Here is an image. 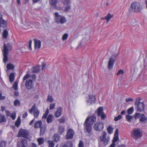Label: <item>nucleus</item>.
I'll use <instances>...</instances> for the list:
<instances>
[{
  "label": "nucleus",
  "instance_id": "nucleus-20",
  "mask_svg": "<svg viewBox=\"0 0 147 147\" xmlns=\"http://www.w3.org/2000/svg\"><path fill=\"white\" fill-rule=\"evenodd\" d=\"M35 48L36 49L40 48L41 46V42L40 40H34Z\"/></svg>",
  "mask_w": 147,
  "mask_h": 147
},
{
  "label": "nucleus",
  "instance_id": "nucleus-21",
  "mask_svg": "<svg viewBox=\"0 0 147 147\" xmlns=\"http://www.w3.org/2000/svg\"><path fill=\"white\" fill-rule=\"evenodd\" d=\"M40 66L38 65L33 67L32 68V72L33 73H36L39 72L40 70Z\"/></svg>",
  "mask_w": 147,
  "mask_h": 147
},
{
  "label": "nucleus",
  "instance_id": "nucleus-26",
  "mask_svg": "<svg viewBox=\"0 0 147 147\" xmlns=\"http://www.w3.org/2000/svg\"><path fill=\"white\" fill-rule=\"evenodd\" d=\"M7 25V23L6 21L3 19H0V26L2 27H5Z\"/></svg>",
  "mask_w": 147,
  "mask_h": 147
},
{
  "label": "nucleus",
  "instance_id": "nucleus-36",
  "mask_svg": "<svg viewBox=\"0 0 147 147\" xmlns=\"http://www.w3.org/2000/svg\"><path fill=\"white\" fill-rule=\"evenodd\" d=\"M14 74L13 73H11L9 76V80L11 82H13L14 80Z\"/></svg>",
  "mask_w": 147,
  "mask_h": 147
},
{
  "label": "nucleus",
  "instance_id": "nucleus-50",
  "mask_svg": "<svg viewBox=\"0 0 147 147\" xmlns=\"http://www.w3.org/2000/svg\"><path fill=\"white\" fill-rule=\"evenodd\" d=\"M141 114L140 113H136L135 115H134V117L135 118V120L136 121V119L140 117H141Z\"/></svg>",
  "mask_w": 147,
  "mask_h": 147
},
{
  "label": "nucleus",
  "instance_id": "nucleus-64",
  "mask_svg": "<svg viewBox=\"0 0 147 147\" xmlns=\"http://www.w3.org/2000/svg\"><path fill=\"white\" fill-rule=\"evenodd\" d=\"M117 147H126V146L124 144H121L119 145Z\"/></svg>",
  "mask_w": 147,
  "mask_h": 147
},
{
  "label": "nucleus",
  "instance_id": "nucleus-58",
  "mask_svg": "<svg viewBox=\"0 0 147 147\" xmlns=\"http://www.w3.org/2000/svg\"><path fill=\"white\" fill-rule=\"evenodd\" d=\"M133 100V99L131 98H128L125 99V101L127 102H129L132 101Z\"/></svg>",
  "mask_w": 147,
  "mask_h": 147
},
{
  "label": "nucleus",
  "instance_id": "nucleus-11",
  "mask_svg": "<svg viewBox=\"0 0 147 147\" xmlns=\"http://www.w3.org/2000/svg\"><path fill=\"white\" fill-rule=\"evenodd\" d=\"M86 98V102L88 105H90L94 103L96 100L95 96L92 94L88 95Z\"/></svg>",
  "mask_w": 147,
  "mask_h": 147
},
{
  "label": "nucleus",
  "instance_id": "nucleus-2",
  "mask_svg": "<svg viewBox=\"0 0 147 147\" xmlns=\"http://www.w3.org/2000/svg\"><path fill=\"white\" fill-rule=\"evenodd\" d=\"M130 7L132 11L136 13L141 12L143 9L142 5L141 3L137 2L131 3Z\"/></svg>",
  "mask_w": 147,
  "mask_h": 147
},
{
  "label": "nucleus",
  "instance_id": "nucleus-33",
  "mask_svg": "<svg viewBox=\"0 0 147 147\" xmlns=\"http://www.w3.org/2000/svg\"><path fill=\"white\" fill-rule=\"evenodd\" d=\"M47 142L48 147H54L55 144L53 141L49 140Z\"/></svg>",
  "mask_w": 147,
  "mask_h": 147
},
{
  "label": "nucleus",
  "instance_id": "nucleus-31",
  "mask_svg": "<svg viewBox=\"0 0 147 147\" xmlns=\"http://www.w3.org/2000/svg\"><path fill=\"white\" fill-rule=\"evenodd\" d=\"M40 134L41 135H43L45 132L46 129V127L45 126L40 127Z\"/></svg>",
  "mask_w": 147,
  "mask_h": 147
},
{
  "label": "nucleus",
  "instance_id": "nucleus-4",
  "mask_svg": "<svg viewBox=\"0 0 147 147\" xmlns=\"http://www.w3.org/2000/svg\"><path fill=\"white\" fill-rule=\"evenodd\" d=\"M54 20L57 24H63L66 22V18L60 15L58 12L54 13Z\"/></svg>",
  "mask_w": 147,
  "mask_h": 147
},
{
  "label": "nucleus",
  "instance_id": "nucleus-44",
  "mask_svg": "<svg viewBox=\"0 0 147 147\" xmlns=\"http://www.w3.org/2000/svg\"><path fill=\"white\" fill-rule=\"evenodd\" d=\"M49 113V109H47L46 110L45 113L42 116V119L46 118L47 117Z\"/></svg>",
  "mask_w": 147,
  "mask_h": 147
},
{
  "label": "nucleus",
  "instance_id": "nucleus-51",
  "mask_svg": "<svg viewBox=\"0 0 147 147\" xmlns=\"http://www.w3.org/2000/svg\"><path fill=\"white\" fill-rule=\"evenodd\" d=\"M55 103H51L50 105L49 109L52 110L55 107Z\"/></svg>",
  "mask_w": 147,
  "mask_h": 147
},
{
  "label": "nucleus",
  "instance_id": "nucleus-1",
  "mask_svg": "<svg viewBox=\"0 0 147 147\" xmlns=\"http://www.w3.org/2000/svg\"><path fill=\"white\" fill-rule=\"evenodd\" d=\"M142 130L138 128H135L132 130L131 136L135 140H137L138 139L141 138L142 135Z\"/></svg>",
  "mask_w": 147,
  "mask_h": 147
},
{
  "label": "nucleus",
  "instance_id": "nucleus-41",
  "mask_svg": "<svg viewBox=\"0 0 147 147\" xmlns=\"http://www.w3.org/2000/svg\"><path fill=\"white\" fill-rule=\"evenodd\" d=\"M134 111V108L133 107H132L127 110L128 113L129 115L132 114L133 113Z\"/></svg>",
  "mask_w": 147,
  "mask_h": 147
},
{
  "label": "nucleus",
  "instance_id": "nucleus-27",
  "mask_svg": "<svg viewBox=\"0 0 147 147\" xmlns=\"http://www.w3.org/2000/svg\"><path fill=\"white\" fill-rule=\"evenodd\" d=\"M42 124V122L41 121H36L34 124V127L35 128L40 127Z\"/></svg>",
  "mask_w": 147,
  "mask_h": 147
},
{
  "label": "nucleus",
  "instance_id": "nucleus-32",
  "mask_svg": "<svg viewBox=\"0 0 147 147\" xmlns=\"http://www.w3.org/2000/svg\"><path fill=\"white\" fill-rule=\"evenodd\" d=\"M107 135V133L106 132H104L100 138L101 141H104V140L106 139V137Z\"/></svg>",
  "mask_w": 147,
  "mask_h": 147
},
{
  "label": "nucleus",
  "instance_id": "nucleus-42",
  "mask_svg": "<svg viewBox=\"0 0 147 147\" xmlns=\"http://www.w3.org/2000/svg\"><path fill=\"white\" fill-rule=\"evenodd\" d=\"M124 72L123 70L120 69L118 71L116 74L118 76H123L124 75Z\"/></svg>",
  "mask_w": 147,
  "mask_h": 147
},
{
  "label": "nucleus",
  "instance_id": "nucleus-56",
  "mask_svg": "<svg viewBox=\"0 0 147 147\" xmlns=\"http://www.w3.org/2000/svg\"><path fill=\"white\" fill-rule=\"evenodd\" d=\"M59 122L61 123H63L65 121V118L64 117H62L61 119L59 120Z\"/></svg>",
  "mask_w": 147,
  "mask_h": 147
},
{
  "label": "nucleus",
  "instance_id": "nucleus-43",
  "mask_svg": "<svg viewBox=\"0 0 147 147\" xmlns=\"http://www.w3.org/2000/svg\"><path fill=\"white\" fill-rule=\"evenodd\" d=\"M113 128L111 126H109L107 128V131L108 133L111 134L113 133Z\"/></svg>",
  "mask_w": 147,
  "mask_h": 147
},
{
  "label": "nucleus",
  "instance_id": "nucleus-39",
  "mask_svg": "<svg viewBox=\"0 0 147 147\" xmlns=\"http://www.w3.org/2000/svg\"><path fill=\"white\" fill-rule=\"evenodd\" d=\"M37 141L38 142V144L41 145L43 143L44 139L42 138H38Z\"/></svg>",
  "mask_w": 147,
  "mask_h": 147
},
{
  "label": "nucleus",
  "instance_id": "nucleus-7",
  "mask_svg": "<svg viewBox=\"0 0 147 147\" xmlns=\"http://www.w3.org/2000/svg\"><path fill=\"white\" fill-rule=\"evenodd\" d=\"M29 136V132L26 130L21 129L19 131L18 134V137H23L28 138Z\"/></svg>",
  "mask_w": 147,
  "mask_h": 147
},
{
  "label": "nucleus",
  "instance_id": "nucleus-45",
  "mask_svg": "<svg viewBox=\"0 0 147 147\" xmlns=\"http://www.w3.org/2000/svg\"><path fill=\"white\" fill-rule=\"evenodd\" d=\"M66 7L65 8V9L64 10V11L67 12L70 10L71 9V5L70 4L67 5Z\"/></svg>",
  "mask_w": 147,
  "mask_h": 147
},
{
  "label": "nucleus",
  "instance_id": "nucleus-62",
  "mask_svg": "<svg viewBox=\"0 0 147 147\" xmlns=\"http://www.w3.org/2000/svg\"><path fill=\"white\" fill-rule=\"evenodd\" d=\"M115 147V143H112L109 147Z\"/></svg>",
  "mask_w": 147,
  "mask_h": 147
},
{
  "label": "nucleus",
  "instance_id": "nucleus-12",
  "mask_svg": "<svg viewBox=\"0 0 147 147\" xmlns=\"http://www.w3.org/2000/svg\"><path fill=\"white\" fill-rule=\"evenodd\" d=\"M27 145V141L25 139H21L17 143L16 147H26Z\"/></svg>",
  "mask_w": 147,
  "mask_h": 147
},
{
  "label": "nucleus",
  "instance_id": "nucleus-61",
  "mask_svg": "<svg viewBox=\"0 0 147 147\" xmlns=\"http://www.w3.org/2000/svg\"><path fill=\"white\" fill-rule=\"evenodd\" d=\"M5 97L4 96H2V94L0 93V100H2L5 99Z\"/></svg>",
  "mask_w": 147,
  "mask_h": 147
},
{
  "label": "nucleus",
  "instance_id": "nucleus-25",
  "mask_svg": "<svg viewBox=\"0 0 147 147\" xmlns=\"http://www.w3.org/2000/svg\"><path fill=\"white\" fill-rule=\"evenodd\" d=\"M147 121V117L144 114H141L140 121L142 123H145Z\"/></svg>",
  "mask_w": 147,
  "mask_h": 147
},
{
  "label": "nucleus",
  "instance_id": "nucleus-35",
  "mask_svg": "<svg viewBox=\"0 0 147 147\" xmlns=\"http://www.w3.org/2000/svg\"><path fill=\"white\" fill-rule=\"evenodd\" d=\"M60 139V137L58 134H55L53 136V139L55 141H58Z\"/></svg>",
  "mask_w": 147,
  "mask_h": 147
},
{
  "label": "nucleus",
  "instance_id": "nucleus-60",
  "mask_svg": "<svg viewBox=\"0 0 147 147\" xmlns=\"http://www.w3.org/2000/svg\"><path fill=\"white\" fill-rule=\"evenodd\" d=\"M11 117L13 120H14L16 118V115L14 113H12L11 114Z\"/></svg>",
  "mask_w": 147,
  "mask_h": 147
},
{
  "label": "nucleus",
  "instance_id": "nucleus-37",
  "mask_svg": "<svg viewBox=\"0 0 147 147\" xmlns=\"http://www.w3.org/2000/svg\"><path fill=\"white\" fill-rule=\"evenodd\" d=\"M63 3L64 5H70L71 3V0H61Z\"/></svg>",
  "mask_w": 147,
  "mask_h": 147
},
{
  "label": "nucleus",
  "instance_id": "nucleus-24",
  "mask_svg": "<svg viewBox=\"0 0 147 147\" xmlns=\"http://www.w3.org/2000/svg\"><path fill=\"white\" fill-rule=\"evenodd\" d=\"M7 71L9 70H13L15 67V65L11 63H10L7 64Z\"/></svg>",
  "mask_w": 147,
  "mask_h": 147
},
{
  "label": "nucleus",
  "instance_id": "nucleus-13",
  "mask_svg": "<svg viewBox=\"0 0 147 147\" xmlns=\"http://www.w3.org/2000/svg\"><path fill=\"white\" fill-rule=\"evenodd\" d=\"M97 114L98 116H100L102 120L104 119L106 117V115L103 112L102 107H100L98 108Z\"/></svg>",
  "mask_w": 147,
  "mask_h": 147
},
{
  "label": "nucleus",
  "instance_id": "nucleus-3",
  "mask_svg": "<svg viewBox=\"0 0 147 147\" xmlns=\"http://www.w3.org/2000/svg\"><path fill=\"white\" fill-rule=\"evenodd\" d=\"M141 99L138 98L136 99L135 104L136 106V109L137 111L139 112L143 111L145 109V105L143 102H140Z\"/></svg>",
  "mask_w": 147,
  "mask_h": 147
},
{
  "label": "nucleus",
  "instance_id": "nucleus-8",
  "mask_svg": "<svg viewBox=\"0 0 147 147\" xmlns=\"http://www.w3.org/2000/svg\"><path fill=\"white\" fill-rule=\"evenodd\" d=\"M117 56V55L114 54L110 58L108 65V68L109 69H110L113 68L114 63L116 59Z\"/></svg>",
  "mask_w": 147,
  "mask_h": 147
},
{
  "label": "nucleus",
  "instance_id": "nucleus-57",
  "mask_svg": "<svg viewBox=\"0 0 147 147\" xmlns=\"http://www.w3.org/2000/svg\"><path fill=\"white\" fill-rule=\"evenodd\" d=\"M42 70H44L45 68L46 65L44 62H42Z\"/></svg>",
  "mask_w": 147,
  "mask_h": 147
},
{
  "label": "nucleus",
  "instance_id": "nucleus-53",
  "mask_svg": "<svg viewBox=\"0 0 147 147\" xmlns=\"http://www.w3.org/2000/svg\"><path fill=\"white\" fill-rule=\"evenodd\" d=\"M110 139L107 138L106 139L104 140V141H102V142H103V144L105 146L108 144L109 141Z\"/></svg>",
  "mask_w": 147,
  "mask_h": 147
},
{
  "label": "nucleus",
  "instance_id": "nucleus-40",
  "mask_svg": "<svg viewBox=\"0 0 147 147\" xmlns=\"http://www.w3.org/2000/svg\"><path fill=\"white\" fill-rule=\"evenodd\" d=\"M21 123V119L20 117H18L15 123V125L17 127H18L20 125Z\"/></svg>",
  "mask_w": 147,
  "mask_h": 147
},
{
  "label": "nucleus",
  "instance_id": "nucleus-63",
  "mask_svg": "<svg viewBox=\"0 0 147 147\" xmlns=\"http://www.w3.org/2000/svg\"><path fill=\"white\" fill-rule=\"evenodd\" d=\"M28 115V113L27 112H26L23 115V118H25Z\"/></svg>",
  "mask_w": 147,
  "mask_h": 147
},
{
  "label": "nucleus",
  "instance_id": "nucleus-55",
  "mask_svg": "<svg viewBox=\"0 0 147 147\" xmlns=\"http://www.w3.org/2000/svg\"><path fill=\"white\" fill-rule=\"evenodd\" d=\"M78 147H84V144L83 142L81 140L79 142Z\"/></svg>",
  "mask_w": 147,
  "mask_h": 147
},
{
  "label": "nucleus",
  "instance_id": "nucleus-15",
  "mask_svg": "<svg viewBox=\"0 0 147 147\" xmlns=\"http://www.w3.org/2000/svg\"><path fill=\"white\" fill-rule=\"evenodd\" d=\"M29 71H28L27 72L26 74L24 77L23 78V81L29 78H30V79H31L33 81L35 80L36 79V76L35 75L33 74L30 76V75L29 74Z\"/></svg>",
  "mask_w": 147,
  "mask_h": 147
},
{
  "label": "nucleus",
  "instance_id": "nucleus-49",
  "mask_svg": "<svg viewBox=\"0 0 147 147\" xmlns=\"http://www.w3.org/2000/svg\"><path fill=\"white\" fill-rule=\"evenodd\" d=\"M6 144V142L3 141H0V147H5Z\"/></svg>",
  "mask_w": 147,
  "mask_h": 147
},
{
  "label": "nucleus",
  "instance_id": "nucleus-17",
  "mask_svg": "<svg viewBox=\"0 0 147 147\" xmlns=\"http://www.w3.org/2000/svg\"><path fill=\"white\" fill-rule=\"evenodd\" d=\"M26 88L28 89H30L32 87V80L31 79L26 80L25 84Z\"/></svg>",
  "mask_w": 147,
  "mask_h": 147
},
{
  "label": "nucleus",
  "instance_id": "nucleus-48",
  "mask_svg": "<svg viewBox=\"0 0 147 147\" xmlns=\"http://www.w3.org/2000/svg\"><path fill=\"white\" fill-rule=\"evenodd\" d=\"M18 83L17 82H15L13 85L12 88L15 90H16L18 89Z\"/></svg>",
  "mask_w": 147,
  "mask_h": 147
},
{
  "label": "nucleus",
  "instance_id": "nucleus-10",
  "mask_svg": "<svg viewBox=\"0 0 147 147\" xmlns=\"http://www.w3.org/2000/svg\"><path fill=\"white\" fill-rule=\"evenodd\" d=\"M88 119H86L84 125V129L86 131V132L90 133L92 131V125L88 123Z\"/></svg>",
  "mask_w": 147,
  "mask_h": 147
},
{
  "label": "nucleus",
  "instance_id": "nucleus-54",
  "mask_svg": "<svg viewBox=\"0 0 147 147\" xmlns=\"http://www.w3.org/2000/svg\"><path fill=\"white\" fill-rule=\"evenodd\" d=\"M122 116H121V115H119L117 117H115L114 118V120L115 121H117L121 119L122 118Z\"/></svg>",
  "mask_w": 147,
  "mask_h": 147
},
{
  "label": "nucleus",
  "instance_id": "nucleus-47",
  "mask_svg": "<svg viewBox=\"0 0 147 147\" xmlns=\"http://www.w3.org/2000/svg\"><path fill=\"white\" fill-rule=\"evenodd\" d=\"M64 131V128L63 127L61 126L59 127V133L60 134H62Z\"/></svg>",
  "mask_w": 147,
  "mask_h": 147
},
{
  "label": "nucleus",
  "instance_id": "nucleus-18",
  "mask_svg": "<svg viewBox=\"0 0 147 147\" xmlns=\"http://www.w3.org/2000/svg\"><path fill=\"white\" fill-rule=\"evenodd\" d=\"M87 119H88V123H90L92 125L96 121V117L94 116L88 117Z\"/></svg>",
  "mask_w": 147,
  "mask_h": 147
},
{
  "label": "nucleus",
  "instance_id": "nucleus-6",
  "mask_svg": "<svg viewBox=\"0 0 147 147\" xmlns=\"http://www.w3.org/2000/svg\"><path fill=\"white\" fill-rule=\"evenodd\" d=\"M30 113L33 114L35 118H37L40 113V112L37 109L35 104H34L32 107L29 110Z\"/></svg>",
  "mask_w": 147,
  "mask_h": 147
},
{
  "label": "nucleus",
  "instance_id": "nucleus-14",
  "mask_svg": "<svg viewBox=\"0 0 147 147\" xmlns=\"http://www.w3.org/2000/svg\"><path fill=\"white\" fill-rule=\"evenodd\" d=\"M74 134V131L73 130L70 129H69L67 131V133L66 135V139H71L73 137Z\"/></svg>",
  "mask_w": 147,
  "mask_h": 147
},
{
  "label": "nucleus",
  "instance_id": "nucleus-30",
  "mask_svg": "<svg viewBox=\"0 0 147 147\" xmlns=\"http://www.w3.org/2000/svg\"><path fill=\"white\" fill-rule=\"evenodd\" d=\"M6 119L3 115L0 114V123L5 122L6 121Z\"/></svg>",
  "mask_w": 147,
  "mask_h": 147
},
{
  "label": "nucleus",
  "instance_id": "nucleus-16",
  "mask_svg": "<svg viewBox=\"0 0 147 147\" xmlns=\"http://www.w3.org/2000/svg\"><path fill=\"white\" fill-rule=\"evenodd\" d=\"M49 3L50 4L53 6L54 8L57 9L62 10L63 7H57L56 6V4L57 3V1L56 0H50Z\"/></svg>",
  "mask_w": 147,
  "mask_h": 147
},
{
  "label": "nucleus",
  "instance_id": "nucleus-9",
  "mask_svg": "<svg viewBox=\"0 0 147 147\" xmlns=\"http://www.w3.org/2000/svg\"><path fill=\"white\" fill-rule=\"evenodd\" d=\"M104 127V123L100 121L95 123L93 127V129L96 131L102 130Z\"/></svg>",
  "mask_w": 147,
  "mask_h": 147
},
{
  "label": "nucleus",
  "instance_id": "nucleus-34",
  "mask_svg": "<svg viewBox=\"0 0 147 147\" xmlns=\"http://www.w3.org/2000/svg\"><path fill=\"white\" fill-rule=\"evenodd\" d=\"M54 99L52 96L50 95H48L47 97V100L50 102H53Z\"/></svg>",
  "mask_w": 147,
  "mask_h": 147
},
{
  "label": "nucleus",
  "instance_id": "nucleus-29",
  "mask_svg": "<svg viewBox=\"0 0 147 147\" xmlns=\"http://www.w3.org/2000/svg\"><path fill=\"white\" fill-rule=\"evenodd\" d=\"M113 17V16L111 15L110 13H108L107 16L105 18H102L103 20H106L107 21V22L108 23L110 20V19Z\"/></svg>",
  "mask_w": 147,
  "mask_h": 147
},
{
  "label": "nucleus",
  "instance_id": "nucleus-28",
  "mask_svg": "<svg viewBox=\"0 0 147 147\" xmlns=\"http://www.w3.org/2000/svg\"><path fill=\"white\" fill-rule=\"evenodd\" d=\"M53 119V116L51 114H49L47 119V122L48 123L51 122Z\"/></svg>",
  "mask_w": 147,
  "mask_h": 147
},
{
  "label": "nucleus",
  "instance_id": "nucleus-38",
  "mask_svg": "<svg viewBox=\"0 0 147 147\" xmlns=\"http://www.w3.org/2000/svg\"><path fill=\"white\" fill-rule=\"evenodd\" d=\"M8 34V32L7 30H5L3 34V37L5 39H7V38Z\"/></svg>",
  "mask_w": 147,
  "mask_h": 147
},
{
  "label": "nucleus",
  "instance_id": "nucleus-52",
  "mask_svg": "<svg viewBox=\"0 0 147 147\" xmlns=\"http://www.w3.org/2000/svg\"><path fill=\"white\" fill-rule=\"evenodd\" d=\"M20 102L19 100L18 99L16 100L14 102V105L15 106L19 105H20Z\"/></svg>",
  "mask_w": 147,
  "mask_h": 147
},
{
  "label": "nucleus",
  "instance_id": "nucleus-19",
  "mask_svg": "<svg viewBox=\"0 0 147 147\" xmlns=\"http://www.w3.org/2000/svg\"><path fill=\"white\" fill-rule=\"evenodd\" d=\"M62 108L59 107L57 109L55 113V115L56 117H60L62 114Z\"/></svg>",
  "mask_w": 147,
  "mask_h": 147
},
{
  "label": "nucleus",
  "instance_id": "nucleus-46",
  "mask_svg": "<svg viewBox=\"0 0 147 147\" xmlns=\"http://www.w3.org/2000/svg\"><path fill=\"white\" fill-rule=\"evenodd\" d=\"M68 36V35L67 33H65L62 36V40L64 41L66 40Z\"/></svg>",
  "mask_w": 147,
  "mask_h": 147
},
{
  "label": "nucleus",
  "instance_id": "nucleus-22",
  "mask_svg": "<svg viewBox=\"0 0 147 147\" xmlns=\"http://www.w3.org/2000/svg\"><path fill=\"white\" fill-rule=\"evenodd\" d=\"M126 119L128 122L129 123H134V117L132 116L127 115L126 116Z\"/></svg>",
  "mask_w": 147,
  "mask_h": 147
},
{
  "label": "nucleus",
  "instance_id": "nucleus-59",
  "mask_svg": "<svg viewBox=\"0 0 147 147\" xmlns=\"http://www.w3.org/2000/svg\"><path fill=\"white\" fill-rule=\"evenodd\" d=\"M32 41L31 40H30L29 42V49L31 50L32 49L31 47V44H32Z\"/></svg>",
  "mask_w": 147,
  "mask_h": 147
},
{
  "label": "nucleus",
  "instance_id": "nucleus-23",
  "mask_svg": "<svg viewBox=\"0 0 147 147\" xmlns=\"http://www.w3.org/2000/svg\"><path fill=\"white\" fill-rule=\"evenodd\" d=\"M118 129H117L115 132L114 135V137L113 143H115V142H116L118 140Z\"/></svg>",
  "mask_w": 147,
  "mask_h": 147
},
{
  "label": "nucleus",
  "instance_id": "nucleus-5",
  "mask_svg": "<svg viewBox=\"0 0 147 147\" xmlns=\"http://www.w3.org/2000/svg\"><path fill=\"white\" fill-rule=\"evenodd\" d=\"M10 47V45L8 44L7 45L4 44V49L3 51V52L4 56L3 60V62L4 63H5L8 60L7 55L9 52V49Z\"/></svg>",
  "mask_w": 147,
  "mask_h": 147
}]
</instances>
